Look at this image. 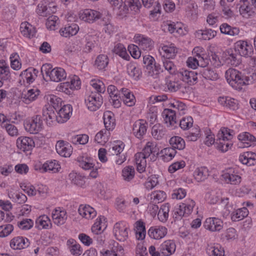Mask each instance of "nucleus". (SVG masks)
I'll return each mask as SVG.
<instances>
[{"mask_svg": "<svg viewBox=\"0 0 256 256\" xmlns=\"http://www.w3.org/2000/svg\"><path fill=\"white\" fill-rule=\"evenodd\" d=\"M127 72L129 76L136 80H138L142 74L140 70L134 64H130L128 65Z\"/></svg>", "mask_w": 256, "mask_h": 256, "instance_id": "32", "label": "nucleus"}, {"mask_svg": "<svg viewBox=\"0 0 256 256\" xmlns=\"http://www.w3.org/2000/svg\"><path fill=\"white\" fill-rule=\"evenodd\" d=\"M78 212L80 216L87 219L93 218L96 215L94 209L88 205H80Z\"/></svg>", "mask_w": 256, "mask_h": 256, "instance_id": "24", "label": "nucleus"}, {"mask_svg": "<svg viewBox=\"0 0 256 256\" xmlns=\"http://www.w3.org/2000/svg\"><path fill=\"white\" fill-rule=\"evenodd\" d=\"M238 138L240 141L244 144L246 143L247 144H248V142H256V138L248 132H244L240 134L238 136Z\"/></svg>", "mask_w": 256, "mask_h": 256, "instance_id": "52", "label": "nucleus"}, {"mask_svg": "<svg viewBox=\"0 0 256 256\" xmlns=\"http://www.w3.org/2000/svg\"><path fill=\"white\" fill-rule=\"evenodd\" d=\"M85 102L90 110L94 112L102 105L103 98L101 94L92 92L91 94L85 100Z\"/></svg>", "mask_w": 256, "mask_h": 256, "instance_id": "6", "label": "nucleus"}, {"mask_svg": "<svg viewBox=\"0 0 256 256\" xmlns=\"http://www.w3.org/2000/svg\"><path fill=\"white\" fill-rule=\"evenodd\" d=\"M225 77L228 84L234 89L240 90L243 86L249 84L250 78L240 71L229 68L225 73Z\"/></svg>", "mask_w": 256, "mask_h": 256, "instance_id": "2", "label": "nucleus"}, {"mask_svg": "<svg viewBox=\"0 0 256 256\" xmlns=\"http://www.w3.org/2000/svg\"><path fill=\"white\" fill-rule=\"evenodd\" d=\"M218 140L220 142L218 144L217 148L222 152H226L232 145L226 139L221 138V140Z\"/></svg>", "mask_w": 256, "mask_h": 256, "instance_id": "60", "label": "nucleus"}, {"mask_svg": "<svg viewBox=\"0 0 256 256\" xmlns=\"http://www.w3.org/2000/svg\"><path fill=\"white\" fill-rule=\"evenodd\" d=\"M88 136L86 134H80L72 138V142L74 144H85L88 142Z\"/></svg>", "mask_w": 256, "mask_h": 256, "instance_id": "62", "label": "nucleus"}, {"mask_svg": "<svg viewBox=\"0 0 256 256\" xmlns=\"http://www.w3.org/2000/svg\"><path fill=\"white\" fill-rule=\"evenodd\" d=\"M24 80H26V82L30 84L34 80V76L32 74L31 68H28L22 72L20 74Z\"/></svg>", "mask_w": 256, "mask_h": 256, "instance_id": "57", "label": "nucleus"}, {"mask_svg": "<svg viewBox=\"0 0 256 256\" xmlns=\"http://www.w3.org/2000/svg\"><path fill=\"white\" fill-rule=\"evenodd\" d=\"M108 130L104 129L101 130L95 136L94 140L98 144L105 143L108 140V137L110 134Z\"/></svg>", "mask_w": 256, "mask_h": 256, "instance_id": "51", "label": "nucleus"}, {"mask_svg": "<svg viewBox=\"0 0 256 256\" xmlns=\"http://www.w3.org/2000/svg\"><path fill=\"white\" fill-rule=\"evenodd\" d=\"M113 114L110 111L104 113V122L106 129L110 130L112 129L114 124V119L112 116Z\"/></svg>", "mask_w": 256, "mask_h": 256, "instance_id": "42", "label": "nucleus"}, {"mask_svg": "<svg viewBox=\"0 0 256 256\" xmlns=\"http://www.w3.org/2000/svg\"><path fill=\"white\" fill-rule=\"evenodd\" d=\"M135 174V170L133 166H126L122 170V178L128 182H130L134 178Z\"/></svg>", "mask_w": 256, "mask_h": 256, "instance_id": "35", "label": "nucleus"}, {"mask_svg": "<svg viewBox=\"0 0 256 256\" xmlns=\"http://www.w3.org/2000/svg\"><path fill=\"white\" fill-rule=\"evenodd\" d=\"M170 144L174 150H182L185 148V142L180 136H174L171 138L169 140Z\"/></svg>", "mask_w": 256, "mask_h": 256, "instance_id": "34", "label": "nucleus"}, {"mask_svg": "<svg viewBox=\"0 0 256 256\" xmlns=\"http://www.w3.org/2000/svg\"><path fill=\"white\" fill-rule=\"evenodd\" d=\"M222 177L226 183L232 184H237L241 182V177L234 173L226 172Z\"/></svg>", "mask_w": 256, "mask_h": 256, "instance_id": "33", "label": "nucleus"}, {"mask_svg": "<svg viewBox=\"0 0 256 256\" xmlns=\"http://www.w3.org/2000/svg\"><path fill=\"white\" fill-rule=\"evenodd\" d=\"M160 153L162 154L163 159L164 160L169 161L174 158L176 154V152L174 148L169 147L162 150Z\"/></svg>", "mask_w": 256, "mask_h": 256, "instance_id": "49", "label": "nucleus"}, {"mask_svg": "<svg viewBox=\"0 0 256 256\" xmlns=\"http://www.w3.org/2000/svg\"><path fill=\"white\" fill-rule=\"evenodd\" d=\"M178 77L183 82L191 84L197 80V73L193 71L182 70L177 73Z\"/></svg>", "mask_w": 256, "mask_h": 256, "instance_id": "19", "label": "nucleus"}, {"mask_svg": "<svg viewBox=\"0 0 256 256\" xmlns=\"http://www.w3.org/2000/svg\"><path fill=\"white\" fill-rule=\"evenodd\" d=\"M80 167L85 170H88L94 168V164L91 162L90 158L84 156H78L76 159Z\"/></svg>", "mask_w": 256, "mask_h": 256, "instance_id": "36", "label": "nucleus"}, {"mask_svg": "<svg viewBox=\"0 0 256 256\" xmlns=\"http://www.w3.org/2000/svg\"><path fill=\"white\" fill-rule=\"evenodd\" d=\"M20 31L24 36L29 38L34 36L36 33L34 28L27 22H23L20 24Z\"/></svg>", "mask_w": 256, "mask_h": 256, "instance_id": "30", "label": "nucleus"}, {"mask_svg": "<svg viewBox=\"0 0 256 256\" xmlns=\"http://www.w3.org/2000/svg\"><path fill=\"white\" fill-rule=\"evenodd\" d=\"M72 108L71 105L64 106L58 112V116L57 122L58 123H63L66 122L72 114Z\"/></svg>", "mask_w": 256, "mask_h": 256, "instance_id": "18", "label": "nucleus"}, {"mask_svg": "<svg viewBox=\"0 0 256 256\" xmlns=\"http://www.w3.org/2000/svg\"><path fill=\"white\" fill-rule=\"evenodd\" d=\"M198 13V6L195 2H192L186 8V15L192 20H195L197 18Z\"/></svg>", "mask_w": 256, "mask_h": 256, "instance_id": "44", "label": "nucleus"}, {"mask_svg": "<svg viewBox=\"0 0 256 256\" xmlns=\"http://www.w3.org/2000/svg\"><path fill=\"white\" fill-rule=\"evenodd\" d=\"M204 226L212 232L220 231L222 228V222L216 218H210L206 219Z\"/></svg>", "mask_w": 256, "mask_h": 256, "instance_id": "15", "label": "nucleus"}, {"mask_svg": "<svg viewBox=\"0 0 256 256\" xmlns=\"http://www.w3.org/2000/svg\"><path fill=\"white\" fill-rule=\"evenodd\" d=\"M112 52L124 60H128L130 58L127 53L126 48L122 44H116L113 48Z\"/></svg>", "mask_w": 256, "mask_h": 256, "instance_id": "41", "label": "nucleus"}, {"mask_svg": "<svg viewBox=\"0 0 256 256\" xmlns=\"http://www.w3.org/2000/svg\"><path fill=\"white\" fill-rule=\"evenodd\" d=\"M56 150L60 156L65 158L70 157L72 152L71 145L64 140H59L56 142Z\"/></svg>", "mask_w": 256, "mask_h": 256, "instance_id": "11", "label": "nucleus"}, {"mask_svg": "<svg viewBox=\"0 0 256 256\" xmlns=\"http://www.w3.org/2000/svg\"><path fill=\"white\" fill-rule=\"evenodd\" d=\"M148 124L144 120H138L135 122L133 125L132 132L138 138H142L146 134L147 130Z\"/></svg>", "mask_w": 256, "mask_h": 256, "instance_id": "10", "label": "nucleus"}, {"mask_svg": "<svg viewBox=\"0 0 256 256\" xmlns=\"http://www.w3.org/2000/svg\"><path fill=\"white\" fill-rule=\"evenodd\" d=\"M256 155L251 152H244L240 154L239 160L244 164L248 166H254L256 164Z\"/></svg>", "mask_w": 256, "mask_h": 256, "instance_id": "23", "label": "nucleus"}, {"mask_svg": "<svg viewBox=\"0 0 256 256\" xmlns=\"http://www.w3.org/2000/svg\"><path fill=\"white\" fill-rule=\"evenodd\" d=\"M199 73L206 80H216L218 78V74L214 68H200Z\"/></svg>", "mask_w": 256, "mask_h": 256, "instance_id": "25", "label": "nucleus"}, {"mask_svg": "<svg viewBox=\"0 0 256 256\" xmlns=\"http://www.w3.org/2000/svg\"><path fill=\"white\" fill-rule=\"evenodd\" d=\"M234 134V132L233 130L226 128H222L217 134L218 138L216 140H221V138H222L226 139V141H228L232 139Z\"/></svg>", "mask_w": 256, "mask_h": 256, "instance_id": "38", "label": "nucleus"}, {"mask_svg": "<svg viewBox=\"0 0 256 256\" xmlns=\"http://www.w3.org/2000/svg\"><path fill=\"white\" fill-rule=\"evenodd\" d=\"M220 29L222 34L230 36H237L240 33V30L238 28L232 27L226 23L222 24L220 26Z\"/></svg>", "mask_w": 256, "mask_h": 256, "instance_id": "29", "label": "nucleus"}, {"mask_svg": "<svg viewBox=\"0 0 256 256\" xmlns=\"http://www.w3.org/2000/svg\"><path fill=\"white\" fill-rule=\"evenodd\" d=\"M50 220L48 216H40L36 221V227L38 230L46 229L48 227Z\"/></svg>", "mask_w": 256, "mask_h": 256, "instance_id": "45", "label": "nucleus"}, {"mask_svg": "<svg viewBox=\"0 0 256 256\" xmlns=\"http://www.w3.org/2000/svg\"><path fill=\"white\" fill-rule=\"evenodd\" d=\"M42 126L43 122L40 115L34 116L24 122L26 130L33 134H37L40 131Z\"/></svg>", "mask_w": 256, "mask_h": 256, "instance_id": "4", "label": "nucleus"}, {"mask_svg": "<svg viewBox=\"0 0 256 256\" xmlns=\"http://www.w3.org/2000/svg\"><path fill=\"white\" fill-rule=\"evenodd\" d=\"M128 227L124 222H118L114 224L113 232L116 240L120 242H124L128 238Z\"/></svg>", "mask_w": 256, "mask_h": 256, "instance_id": "8", "label": "nucleus"}, {"mask_svg": "<svg viewBox=\"0 0 256 256\" xmlns=\"http://www.w3.org/2000/svg\"><path fill=\"white\" fill-rule=\"evenodd\" d=\"M226 55L227 56L226 60L230 61V62L232 65L236 66L240 64V60L238 58L237 54L234 53L232 49L227 50L226 52Z\"/></svg>", "mask_w": 256, "mask_h": 256, "instance_id": "54", "label": "nucleus"}, {"mask_svg": "<svg viewBox=\"0 0 256 256\" xmlns=\"http://www.w3.org/2000/svg\"><path fill=\"white\" fill-rule=\"evenodd\" d=\"M79 30V27L78 24L74 23H72L66 26L64 28H62L60 32L62 36L68 38L76 35Z\"/></svg>", "mask_w": 256, "mask_h": 256, "instance_id": "22", "label": "nucleus"}, {"mask_svg": "<svg viewBox=\"0 0 256 256\" xmlns=\"http://www.w3.org/2000/svg\"><path fill=\"white\" fill-rule=\"evenodd\" d=\"M113 6L119 10V15L123 16L128 13L130 10L132 14L140 11L141 4L139 0H108Z\"/></svg>", "mask_w": 256, "mask_h": 256, "instance_id": "1", "label": "nucleus"}, {"mask_svg": "<svg viewBox=\"0 0 256 256\" xmlns=\"http://www.w3.org/2000/svg\"><path fill=\"white\" fill-rule=\"evenodd\" d=\"M239 11L240 14L245 17L249 16L254 12L252 8L248 5V0H242V4H240Z\"/></svg>", "mask_w": 256, "mask_h": 256, "instance_id": "39", "label": "nucleus"}, {"mask_svg": "<svg viewBox=\"0 0 256 256\" xmlns=\"http://www.w3.org/2000/svg\"><path fill=\"white\" fill-rule=\"evenodd\" d=\"M207 253L210 256H224V251L221 247L209 246L207 248Z\"/></svg>", "mask_w": 256, "mask_h": 256, "instance_id": "55", "label": "nucleus"}, {"mask_svg": "<svg viewBox=\"0 0 256 256\" xmlns=\"http://www.w3.org/2000/svg\"><path fill=\"white\" fill-rule=\"evenodd\" d=\"M101 24L104 26V30L106 33L110 34L114 30V26L111 22V15L106 10L104 11L101 18Z\"/></svg>", "mask_w": 256, "mask_h": 256, "instance_id": "20", "label": "nucleus"}, {"mask_svg": "<svg viewBox=\"0 0 256 256\" xmlns=\"http://www.w3.org/2000/svg\"><path fill=\"white\" fill-rule=\"evenodd\" d=\"M198 34H200L201 37L204 40H209L214 38L216 34V32L212 29L206 28L205 30H199L198 32Z\"/></svg>", "mask_w": 256, "mask_h": 256, "instance_id": "47", "label": "nucleus"}, {"mask_svg": "<svg viewBox=\"0 0 256 256\" xmlns=\"http://www.w3.org/2000/svg\"><path fill=\"white\" fill-rule=\"evenodd\" d=\"M106 9H102L99 11L86 9L80 13V18L88 23H93L98 20H101L103 16L104 11H106Z\"/></svg>", "mask_w": 256, "mask_h": 256, "instance_id": "5", "label": "nucleus"}, {"mask_svg": "<svg viewBox=\"0 0 256 256\" xmlns=\"http://www.w3.org/2000/svg\"><path fill=\"white\" fill-rule=\"evenodd\" d=\"M208 176V170L204 166L197 168L194 174L195 180L198 182H201L205 180Z\"/></svg>", "mask_w": 256, "mask_h": 256, "instance_id": "27", "label": "nucleus"}, {"mask_svg": "<svg viewBox=\"0 0 256 256\" xmlns=\"http://www.w3.org/2000/svg\"><path fill=\"white\" fill-rule=\"evenodd\" d=\"M165 122L168 126L176 128L177 126L176 112L169 108H165L162 113Z\"/></svg>", "mask_w": 256, "mask_h": 256, "instance_id": "16", "label": "nucleus"}, {"mask_svg": "<svg viewBox=\"0 0 256 256\" xmlns=\"http://www.w3.org/2000/svg\"><path fill=\"white\" fill-rule=\"evenodd\" d=\"M160 252L164 256H168L176 250V244L172 240H168L160 246Z\"/></svg>", "mask_w": 256, "mask_h": 256, "instance_id": "21", "label": "nucleus"}, {"mask_svg": "<svg viewBox=\"0 0 256 256\" xmlns=\"http://www.w3.org/2000/svg\"><path fill=\"white\" fill-rule=\"evenodd\" d=\"M234 50L240 55L242 56H251L253 52V47L252 44L244 40H238L234 44Z\"/></svg>", "mask_w": 256, "mask_h": 256, "instance_id": "7", "label": "nucleus"}, {"mask_svg": "<svg viewBox=\"0 0 256 256\" xmlns=\"http://www.w3.org/2000/svg\"><path fill=\"white\" fill-rule=\"evenodd\" d=\"M248 214L247 208L243 207L234 211L231 214V219L234 222H238L246 217Z\"/></svg>", "mask_w": 256, "mask_h": 256, "instance_id": "31", "label": "nucleus"}, {"mask_svg": "<svg viewBox=\"0 0 256 256\" xmlns=\"http://www.w3.org/2000/svg\"><path fill=\"white\" fill-rule=\"evenodd\" d=\"M16 146L18 148L25 152L32 150L34 146V142L30 138L20 136L16 140Z\"/></svg>", "mask_w": 256, "mask_h": 256, "instance_id": "12", "label": "nucleus"}, {"mask_svg": "<svg viewBox=\"0 0 256 256\" xmlns=\"http://www.w3.org/2000/svg\"><path fill=\"white\" fill-rule=\"evenodd\" d=\"M52 218L55 224L58 226L64 224L68 218L66 212L60 208H55L52 212Z\"/></svg>", "mask_w": 256, "mask_h": 256, "instance_id": "13", "label": "nucleus"}, {"mask_svg": "<svg viewBox=\"0 0 256 256\" xmlns=\"http://www.w3.org/2000/svg\"><path fill=\"white\" fill-rule=\"evenodd\" d=\"M34 225L32 220L30 218L23 219L18 222V226L22 230H26L31 228Z\"/></svg>", "mask_w": 256, "mask_h": 256, "instance_id": "59", "label": "nucleus"}, {"mask_svg": "<svg viewBox=\"0 0 256 256\" xmlns=\"http://www.w3.org/2000/svg\"><path fill=\"white\" fill-rule=\"evenodd\" d=\"M42 116L46 120L47 124L50 126L55 120L57 121L58 115L56 114L52 107H49L43 110Z\"/></svg>", "mask_w": 256, "mask_h": 256, "instance_id": "26", "label": "nucleus"}, {"mask_svg": "<svg viewBox=\"0 0 256 256\" xmlns=\"http://www.w3.org/2000/svg\"><path fill=\"white\" fill-rule=\"evenodd\" d=\"M28 240L23 236H16L10 242V246L14 250H21L28 247L30 245Z\"/></svg>", "mask_w": 256, "mask_h": 256, "instance_id": "17", "label": "nucleus"}, {"mask_svg": "<svg viewBox=\"0 0 256 256\" xmlns=\"http://www.w3.org/2000/svg\"><path fill=\"white\" fill-rule=\"evenodd\" d=\"M155 148L154 147V145L152 143L148 142L146 144V146L143 148L142 153H143L144 154L145 157L148 158L150 154H154V153L156 152L154 150Z\"/></svg>", "mask_w": 256, "mask_h": 256, "instance_id": "64", "label": "nucleus"}, {"mask_svg": "<svg viewBox=\"0 0 256 256\" xmlns=\"http://www.w3.org/2000/svg\"><path fill=\"white\" fill-rule=\"evenodd\" d=\"M40 90L38 89L29 90L26 94H24L23 98L25 100V102L28 101L34 100L40 94Z\"/></svg>", "mask_w": 256, "mask_h": 256, "instance_id": "53", "label": "nucleus"}, {"mask_svg": "<svg viewBox=\"0 0 256 256\" xmlns=\"http://www.w3.org/2000/svg\"><path fill=\"white\" fill-rule=\"evenodd\" d=\"M193 124V119L191 116L184 118L180 120L179 125L180 128L184 130H187L191 127Z\"/></svg>", "mask_w": 256, "mask_h": 256, "instance_id": "63", "label": "nucleus"}, {"mask_svg": "<svg viewBox=\"0 0 256 256\" xmlns=\"http://www.w3.org/2000/svg\"><path fill=\"white\" fill-rule=\"evenodd\" d=\"M168 232V230L165 226H155L151 227L148 231L149 236L155 240H160L164 238Z\"/></svg>", "mask_w": 256, "mask_h": 256, "instance_id": "14", "label": "nucleus"}, {"mask_svg": "<svg viewBox=\"0 0 256 256\" xmlns=\"http://www.w3.org/2000/svg\"><path fill=\"white\" fill-rule=\"evenodd\" d=\"M162 50L164 53L162 56L168 59L172 58L177 53V48L174 46H172V44L170 46L166 45L163 46L162 47Z\"/></svg>", "mask_w": 256, "mask_h": 256, "instance_id": "40", "label": "nucleus"}, {"mask_svg": "<svg viewBox=\"0 0 256 256\" xmlns=\"http://www.w3.org/2000/svg\"><path fill=\"white\" fill-rule=\"evenodd\" d=\"M60 168V166L56 164L55 162H50L44 163L42 166V170L43 172H50L55 173L58 172V168Z\"/></svg>", "mask_w": 256, "mask_h": 256, "instance_id": "50", "label": "nucleus"}, {"mask_svg": "<svg viewBox=\"0 0 256 256\" xmlns=\"http://www.w3.org/2000/svg\"><path fill=\"white\" fill-rule=\"evenodd\" d=\"M135 160L137 165V170L140 172L145 171L146 166V158L144 154L141 152H137L135 156Z\"/></svg>", "mask_w": 256, "mask_h": 256, "instance_id": "28", "label": "nucleus"}, {"mask_svg": "<svg viewBox=\"0 0 256 256\" xmlns=\"http://www.w3.org/2000/svg\"><path fill=\"white\" fill-rule=\"evenodd\" d=\"M69 179L74 184L82 187L85 184L84 177L74 172H71L68 175Z\"/></svg>", "mask_w": 256, "mask_h": 256, "instance_id": "46", "label": "nucleus"}, {"mask_svg": "<svg viewBox=\"0 0 256 256\" xmlns=\"http://www.w3.org/2000/svg\"><path fill=\"white\" fill-rule=\"evenodd\" d=\"M14 230L12 224H7L0 226V237H6L8 236Z\"/></svg>", "mask_w": 256, "mask_h": 256, "instance_id": "61", "label": "nucleus"}, {"mask_svg": "<svg viewBox=\"0 0 256 256\" xmlns=\"http://www.w3.org/2000/svg\"><path fill=\"white\" fill-rule=\"evenodd\" d=\"M166 198V194L161 190L154 192L151 194V198L153 202L158 203L163 202Z\"/></svg>", "mask_w": 256, "mask_h": 256, "instance_id": "56", "label": "nucleus"}, {"mask_svg": "<svg viewBox=\"0 0 256 256\" xmlns=\"http://www.w3.org/2000/svg\"><path fill=\"white\" fill-rule=\"evenodd\" d=\"M168 30L171 34L176 33L179 34H183V30L180 24H168Z\"/></svg>", "mask_w": 256, "mask_h": 256, "instance_id": "58", "label": "nucleus"}, {"mask_svg": "<svg viewBox=\"0 0 256 256\" xmlns=\"http://www.w3.org/2000/svg\"><path fill=\"white\" fill-rule=\"evenodd\" d=\"M124 144L122 142L119 141L114 142L112 146L110 148L108 152L112 156L120 154L124 150Z\"/></svg>", "mask_w": 256, "mask_h": 256, "instance_id": "37", "label": "nucleus"}, {"mask_svg": "<svg viewBox=\"0 0 256 256\" xmlns=\"http://www.w3.org/2000/svg\"><path fill=\"white\" fill-rule=\"evenodd\" d=\"M194 206L195 202L193 200H190L187 204L182 203L179 206L178 209L174 212L175 218L178 219L182 216L189 215Z\"/></svg>", "mask_w": 256, "mask_h": 256, "instance_id": "9", "label": "nucleus"}, {"mask_svg": "<svg viewBox=\"0 0 256 256\" xmlns=\"http://www.w3.org/2000/svg\"><path fill=\"white\" fill-rule=\"evenodd\" d=\"M165 134V131L160 124H155L152 128V134L157 140L162 139Z\"/></svg>", "mask_w": 256, "mask_h": 256, "instance_id": "48", "label": "nucleus"}, {"mask_svg": "<svg viewBox=\"0 0 256 256\" xmlns=\"http://www.w3.org/2000/svg\"><path fill=\"white\" fill-rule=\"evenodd\" d=\"M108 64V58L107 56L100 54L98 56L95 60L94 66L99 70L106 68Z\"/></svg>", "mask_w": 256, "mask_h": 256, "instance_id": "43", "label": "nucleus"}, {"mask_svg": "<svg viewBox=\"0 0 256 256\" xmlns=\"http://www.w3.org/2000/svg\"><path fill=\"white\" fill-rule=\"evenodd\" d=\"M41 72L43 75L45 74L46 76H49L52 81L54 82H60L66 77V74L64 69L61 68H52V65L48 64L42 65Z\"/></svg>", "mask_w": 256, "mask_h": 256, "instance_id": "3", "label": "nucleus"}]
</instances>
